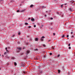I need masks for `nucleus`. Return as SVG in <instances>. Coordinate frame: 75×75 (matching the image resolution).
<instances>
[{"mask_svg":"<svg viewBox=\"0 0 75 75\" xmlns=\"http://www.w3.org/2000/svg\"><path fill=\"white\" fill-rule=\"evenodd\" d=\"M0 70H1V68H0Z\"/></svg>","mask_w":75,"mask_h":75,"instance_id":"nucleus-43","label":"nucleus"},{"mask_svg":"<svg viewBox=\"0 0 75 75\" xmlns=\"http://www.w3.org/2000/svg\"><path fill=\"white\" fill-rule=\"evenodd\" d=\"M25 25H28V23H25Z\"/></svg>","mask_w":75,"mask_h":75,"instance_id":"nucleus-11","label":"nucleus"},{"mask_svg":"<svg viewBox=\"0 0 75 75\" xmlns=\"http://www.w3.org/2000/svg\"><path fill=\"white\" fill-rule=\"evenodd\" d=\"M42 26L43 27L44 26V25H42Z\"/></svg>","mask_w":75,"mask_h":75,"instance_id":"nucleus-42","label":"nucleus"},{"mask_svg":"<svg viewBox=\"0 0 75 75\" xmlns=\"http://www.w3.org/2000/svg\"><path fill=\"white\" fill-rule=\"evenodd\" d=\"M34 5L31 4L30 6V8H32V7H34Z\"/></svg>","mask_w":75,"mask_h":75,"instance_id":"nucleus-6","label":"nucleus"},{"mask_svg":"<svg viewBox=\"0 0 75 75\" xmlns=\"http://www.w3.org/2000/svg\"><path fill=\"white\" fill-rule=\"evenodd\" d=\"M51 41L50 40H49V41Z\"/></svg>","mask_w":75,"mask_h":75,"instance_id":"nucleus-44","label":"nucleus"},{"mask_svg":"<svg viewBox=\"0 0 75 75\" xmlns=\"http://www.w3.org/2000/svg\"><path fill=\"white\" fill-rule=\"evenodd\" d=\"M69 11H71V12H72V11H73V10H72V8H69Z\"/></svg>","mask_w":75,"mask_h":75,"instance_id":"nucleus-2","label":"nucleus"},{"mask_svg":"<svg viewBox=\"0 0 75 75\" xmlns=\"http://www.w3.org/2000/svg\"><path fill=\"white\" fill-rule=\"evenodd\" d=\"M70 45H71V43H69V44L68 45L69 47L70 46Z\"/></svg>","mask_w":75,"mask_h":75,"instance_id":"nucleus-22","label":"nucleus"},{"mask_svg":"<svg viewBox=\"0 0 75 75\" xmlns=\"http://www.w3.org/2000/svg\"><path fill=\"white\" fill-rule=\"evenodd\" d=\"M50 19H51V20H53V18H50Z\"/></svg>","mask_w":75,"mask_h":75,"instance_id":"nucleus-30","label":"nucleus"},{"mask_svg":"<svg viewBox=\"0 0 75 75\" xmlns=\"http://www.w3.org/2000/svg\"><path fill=\"white\" fill-rule=\"evenodd\" d=\"M46 16H47V15H45V17H46Z\"/></svg>","mask_w":75,"mask_h":75,"instance_id":"nucleus-40","label":"nucleus"},{"mask_svg":"<svg viewBox=\"0 0 75 75\" xmlns=\"http://www.w3.org/2000/svg\"><path fill=\"white\" fill-rule=\"evenodd\" d=\"M74 38V35H72V36H71V38Z\"/></svg>","mask_w":75,"mask_h":75,"instance_id":"nucleus-17","label":"nucleus"},{"mask_svg":"<svg viewBox=\"0 0 75 75\" xmlns=\"http://www.w3.org/2000/svg\"><path fill=\"white\" fill-rule=\"evenodd\" d=\"M38 38H35V41H38Z\"/></svg>","mask_w":75,"mask_h":75,"instance_id":"nucleus-7","label":"nucleus"},{"mask_svg":"<svg viewBox=\"0 0 75 75\" xmlns=\"http://www.w3.org/2000/svg\"><path fill=\"white\" fill-rule=\"evenodd\" d=\"M23 54H24V53H22L21 54V55H23Z\"/></svg>","mask_w":75,"mask_h":75,"instance_id":"nucleus-25","label":"nucleus"},{"mask_svg":"<svg viewBox=\"0 0 75 75\" xmlns=\"http://www.w3.org/2000/svg\"><path fill=\"white\" fill-rule=\"evenodd\" d=\"M60 56V54H58L57 55V57H59Z\"/></svg>","mask_w":75,"mask_h":75,"instance_id":"nucleus-13","label":"nucleus"},{"mask_svg":"<svg viewBox=\"0 0 75 75\" xmlns=\"http://www.w3.org/2000/svg\"><path fill=\"white\" fill-rule=\"evenodd\" d=\"M50 55H52V53H50Z\"/></svg>","mask_w":75,"mask_h":75,"instance_id":"nucleus-16","label":"nucleus"},{"mask_svg":"<svg viewBox=\"0 0 75 75\" xmlns=\"http://www.w3.org/2000/svg\"><path fill=\"white\" fill-rule=\"evenodd\" d=\"M25 11V10H23L22 11H21L22 12H23Z\"/></svg>","mask_w":75,"mask_h":75,"instance_id":"nucleus-26","label":"nucleus"},{"mask_svg":"<svg viewBox=\"0 0 75 75\" xmlns=\"http://www.w3.org/2000/svg\"><path fill=\"white\" fill-rule=\"evenodd\" d=\"M25 63H24L23 64H22L21 65L22 67H25Z\"/></svg>","mask_w":75,"mask_h":75,"instance_id":"nucleus-4","label":"nucleus"},{"mask_svg":"<svg viewBox=\"0 0 75 75\" xmlns=\"http://www.w3.org/2000/svg\"><path fill=\"white\" fill-rule=\"evenodd\" d=\"M68 39H69V38H68Z\"/></svg>","mask_w":75,"mask_h":75,"instance_id":"nucleus-46","label":"nucleus"},{"mask_svg":"<svg viewBox=\"0 0 75 75\" xmlns=\"http://www.w3.org/2000/svg\"><path fill=\"white\" fill-rule=\"evenodd\" d=\"M58 73H60V72H61V70H58Z\"/></svg>","mask_w":75,"mask_h":75,"instance_id":"nucleus-12","label":"nucleus"},{"mask_svg":"<svg viewBox=\"0 0 75 75\" xmlns=\"http://www.w3.org/2000/svg\"><path fill=\"white\" fill-rule=\"evenodd\" d=\"M42 38H45V37L43 36V37H41V41H44V39Z\"/></svg>","mask_w":75,"mask_h":75,"instance_id":"nucleus-3","label":"nucleus"},{"mask_svg":"<svg viewBox=\"0 0 75 75\" xmlns=\"http://www.w3.org/2000/svg\"><path fill=\"white\" fill-rule=\"evenodd\" d=\"M63 6H64V5H62L61 6V8H62L63 7Z\"/></svg>","mask_w":75,"mask_h":75,"instance_id":"nucleus-14","label":"nucleus"},{"mask_svg":"<svg viewBox=\"0 0 75 75\" xmlns=\"http://www.w3.org/2000/svg\"><path fill=\"white\" fill-rule=\"evenodd\" d=\"M57 1V0H54V1Z\"/></svg>","mask_w":75,"mask_h":75,"instance_id":"nucleus-37","label":"nucleus"},{"mask_svg":"<svg viewBox=\"0 0 75 75\" xmlns=\"http://www.w3.org/2000/svg\"><path fill=\"white\" fill-rule=\"evenodd\" d=\"M17 48L18 50H17V52H19L20 51H21V47H17Z\"/></svg>","mask_w":75,"mask_h":75,"instance_id":"nucleus-1","label":"nucleus"},{"mask_svg":"<svg viewBox=\"0 0 75 75\" xmlns=\"http://www.w3.org/2000/svg\"><path fill=\"white\" fill-rule=\"evenodd\" d=\"M0 56H1V54H0Z\"/></svg>","mask_w":75,"mask_h":75,"instance_id":"nucleus-45","label":"nucleus"},{"mask_svg":"<svg viewBox=\"0 0 75 75\" xmlns=\"http://www.w3.org/2000/svg\"><path fill=\"white\" fill-rule=\"evenodd\" d=\"M12 59H15V57H12Z\"/></svg>","mask_w":75,"mask_h":75,"instance_id":"nucleus-23","label":"nucleus"},{"mask_svg":"<svg viewBox=\"0 0 75 75\" xmlns=\"http://www.w3.org/2000/svg\"><path fill=\"white\" fill-rule=\"evenodd\" d=\"M23 72L24 74H25V71H23Z\"/></svg>","mask_w":75,"mask_h":75,"instance_id":"nucleus-31","label":"nucleus"},{"mask_svg":"<svg viewBox=\"0 0 75 75\" xmlns=\"http://www.w3.org/2000/svg\"><path fill=\"white\" fill-rule=\"evenodd\" d=\"M27 53H29L30 52L29 51H27Z\"/></svg>","mask_w":75,"mask_h":75,"instance_id":"nucleus-29","label":"nucleus"},{"mask_svg":"<svg viewBox=\"0 0 75 75\" xmlns=\"http://www.w3.org/2000/svg\"><path fill=\"white\" fill-rule=\"evenodd\" d=\"M31 26H29L28 27V28H31Z\"/></svg>","mask_w":75,"mask_h":75,"instance_id":"nucleus-28","label":"nucleus"},{"mask_svg":"<svg viewBox=\"0 0 75 75\" xmlns=\"http://www.w3.org/2000/svg\"><path fill=\"white\" fill-rule=\"evenodd\" d=\"M43 47H45L46 46H45V45H43Z\"/></svg>","mask_w":75,"mask_h":75,"instance_id":"nucleus-27","label":"nucleus"},{"mask_svg":"<svg viewBox=\"0 0 75 75\" xmlns=\"http://www.w3.org/2000/svg\"><path fill=\"white\" fill-rule=\"evenodd\" d=\"M28 20H30V18H28Z\"/></svg>","mask_w":75,"mask_h":75,"instance_id":"nucleus-39","label":"nucleus"},{"mask_svg":"<svg viewBox=\"0 0 75 75\" xmlns=\"http://www.w3.org/2000/svg\"><path fill=\"white\" fill-rule=\"evenodd\" d=\"M17 12H19V11H20V10H17Z\"/></svg>","mask_w":75,"mask_h":75,"instance_id":"nucleus-32","label":"nucleus"},{"mask_svg":"<svg viewBox=\"0 0 75 75\" xmlns=\"http://www.w3.org/2000/svg\"><path fill=\"white\" fill-rule=\"evenodd\" d=\"M14 36H15V35H14L12 36V37H14Z\"/></svg>","mask_w":75,"mask_h":75,"instance_id":"nucleus-35","label":"nucleus"},{"mask_svg":"<svg viewBox=\"0 0 75 75\" xmlns=\"http://www.w3.org/2000/svg\"><path fill=\"white\" fill-rule=\"evenodd\" d=\"M67 38H68V37H69V35H68L67 36Z\"/></svg>","mask_w":75,"mask_h":75,"instance_id":"nucleus-21","label":"nucleus"},{"mask_svg":"<svg viewBox=\"0 0 75 75\" xmlns=\"http://www.w3.org/2000/svg\"><path fill=\"white\" fill-rule=\"evenodd\" d=\"M42 8H45V7L44 6H42Z\"/></svg>","mask_w":75,"mask_h":75,"instance_id":"nucleus-19","label":"nucleus"},{"mask_svg":"<svg viewBox=\"0 0 75 75\" xmlns=\"http://www.w3.org/2000/svg\"><path fill=\"white\" fill-rule=\"evenodd\" d=\"M5 50H6V52H9V51L7 50V48L6 47Z\"/></svg>","mask_w":75,"mask_h":75,"instance_id":"nucleus-5","label":"nucleus"},{"mask_svg":"<svg viewBox=\"0 0 75 75\" xmlns=\"http://www.w3.org/2000/svg\"><path fill=\"white\" fill-rule=\"evenodd\" d=\"M71 34L72 35V34H73V32H71Z\"/></svg>","mask_w":75,"mask_h":75,"instance_id":"nucleus-33","label":"nucleus"},{"mask_svg":"<svg viewBox=\"0 0 75 75\" xmlns=\"http://www.w3.org/2000/svg\"><path fill=\"white\" fill-rule=\"evenodd\" d=\"M6 54H7V52H5L4 53V55H6Z\"/></svg>","mask_w":75,"mask_h":75,"instance_id":"nucleus-9","label":"nucleus"},{"mask_svg":"<svg viewBox=\"0 0 75 75\" xmlns=\"http://www.w3.org/2000/svg\"><path fill=\"white\" fill-rule=\"evenodd\" d=\"M69 49H71V47H69Z\"/></svg>","mask_w":75,"mask_h":75,"instance_id":"nucleus-34","label":"nucleus"},{"mask_svg":"<svg viewBox=\"0 0 75 75\" xmlns=\"http://www.w3.org/2000/svg\"><path fill=\"white\" fill-rule=\"evenodd\" d=\"M55 35V33H53V36H54V35Z\"/></svg>","mask_w":75,"mask_h":75,"instance_id":"nucleus-20","label":"nucleus"},{"mask_svg":"<svg viewBox=\"0 0 75 75\" xmlns=\"http://www.w3.org/2000/svg\"><path fill=\"white\" fill-rule=\"evenodd\" d=\"M18 35H20V34H21L20 32H19L18 33Z\"/></svg>","mask_w":75,"mask_h":75,"instance_id":"nucleus-18","label":"nucleus"},{"mask_svg":"<svg viewBox=\"0 0 75 75\" xmlns=\"http://www.w3.org/2000/svg\"><path fill=\"white\" fill-rule=\"evenodd\" d=\"M35 50L36 51H38V49H36Z\"/></svg>","mask_w":75,"mask_h":75,"instance_id":"nucleus-36","label":"nucleus"},{"mask_svg":"<svg viewBox=\"0 0 75 75\" xmlns=\"http://www.w3.org/2000/svg\"><path fill=\"white\" fill-rule=\"evenodd\" d=\"M64 35H63L62 36V38H64Z\"/></svg>","mask_w":75,"mask_h":75,"instance_id":"nucleus-15","label":"nucleus"},{"mask_svg":"<svg viewBox=\"0 0 75 75\" xmlns=\"http://www.w3.org/2000/svg\"><path fill=\"white\" fill-rule=\"evenodd\" d=\"M14 65H15V66H16V65H17V63L16 62H15L14 63Z\"/></svg>","mask_w":75,"mask_h":75,"instance_id":"nucleus-10","label":"nucleus"},{"mask_svg":"<svg viewBox=\"0 0 75 75\" xmlns=\"http://www.w3.org/2000/svg\"><path fill=\"white\" fill-rule=\"evenodd\" d=\"M34 27H36V25H34Z\"/></svg>","mask_w":75,"mask_h":75,"instance_id":"nucleus-24","label":"nucleus"},{"mask_svg":"<svg viewBox=\"0 0 75 75\" xmlns=\"http://www.w3.org/2000/svg\"><path fill=\"white\" fill-rule=\"evenodd\" d=\"M31 20H32V21H35L34 19V18H32L31 19Z\"/></svg>","mask_w":75,"mask_h":75,"instance_id":"nucleus-8","label":"nucleus"},{"mask_svg":"<svg viewBox=\"0 0 75 75\" xmlns=\"http://www.w3.org/2000/svg\"><path fill=\"white\" fill-rule=\"evenodd\" d=\"M23 48V49H24V48Z\"/></svg>","mask_w":75,"mask_h":75,"instance_id":"nucleus-47","label":"nucleus"},{"mask_svg":"<svg viewBox=\"0 0 75 75\" xmlns=\"http://www.w3.org/2000/svg\"><path fill=\"white\" fill-rule=\"evenodd\" d=\"M72 1H71V2H72V3H73V2H72Z\"/></svg>","mask_w":75,"mask_h":75,"instance_id":"nucleus-38","label":"nucleus"},{"mask_svg":"<svg viewBox=\"0 0 75 75\" xmlns=\"http://www.w3.org/2000/svg\"><path fill=\"white\" fill-rule=\"evenodd\" d=\"M52 29H53V28H51V30H52Z\"/></svg>","mask_w":75,"mask_h":75,"instance_id":"nucleus-41","label":"nucleus"}]
</instances>
